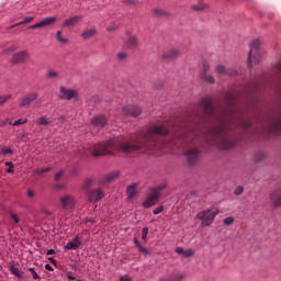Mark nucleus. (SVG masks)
<instances>
[{
    "instance_id": "46",
    "label": "nucleus",
    "mask_w": 281,
    "mask_h": 281,
    "mask_svg": "<svg viewBox=\"0 0 281 281\" xmlns=\"http://www.w3.org/2000/svg\"><path fill=\"white\" fill-rule=\"evenodd\" d=\"M91 183H93V180L87 179L83 183V190H88L89 188H91Z\"/></svg>"
},
{
    "instance_id": "47",
    "label": "nucleus",
    "mask_w": 281,
    "mask_h": 281,
    "mask_svg": "<svg viewBox=\"0 0 281 281\" xmlns=\"http://www.w3.org/2000/svg\"><path fill=\"white\" fill-rule=\"evenodd\" d=\"M11 218L14 221L15 225H19L21 223V218L16 216L14 213H10Z\"/></svg>"
},
{
    "instance_id": "42",
    "label": "nucleus",
    "mask_w": 281,
    "mask_h": 281,
    "mask_svg": "<svg viewBox=\"0 0 281 281\" xmlns=\"http://www.w3.org/2000/svg\"><path fill=\"white\" fill-rule=\"evenodd\" d=\"M10 98H12V94L0 95V106H1V104H5V102H8V100H10Z\"/></svg>"
},
{
    "instance_id": "45",
    "label": "nucleus",
    "mask_w": 281,
    "mask_h": 281,
    "mask_svg": "<svg viewBox=\"0 0 281 281\" xmlns=\"http://www.w3.org/2000/svg\"><path fill=\"white\" fill-rule=\"evenodd\" d=\"M154 14H156L157 16H164L166 15V11H164V9H155Z\"/></svg>"
},
{
    "instance_id": "51",
    "label": "nucleus",
    "mask_w": 281,
    "mask_h": 281,
    "mask_svg": "<svg viewBox=\"0 0 281 281\" xmlns=\"http://www.w3.org/2000/svg\"><path fill=\"white\" fill-rule=\"evenodd\" d=\"M63 175H65V171H59V172H57V173L55 175L54 180H55V181H60V177H63Z\"/></svg>"
},
{
    "instance_id": "29",
    "label": "nucleus",
    "mask_w": 281,
    "mask_h": 281,
    "mask_svg": "<svg viewBox=\"0 0 281 281\" xmlns=\"http://www.w3.org/2000/svg\"><path fill=\"white\" fill-rule=\"evenodd\" d=\"M117 177H120V171H113L105 177V181H108V183H111V181H115Z\"/></svg>"
},
{
    "instance_id": "4",
    "label": "nucleus",
    "mask_w": 281,
    "mask_h": 281,
    "mask_svg": "<svg viewBox=\"0 0 281 281\" xmlns=\"http://www.w3.org/2000/svg\"><path fill=\"white\" fill-rule=\"evenodd\" d=\"M58 98H59V100H66V101L76 100V101H78V100H80V93L76 89L60 86Z\"/></svg>"
},
{
    "instance_id": "53",
    "label": "nucleus",
    "mask_w": 281,
    "mask_h": 281,
    "mask_svg": "<svg viewBox=\"0 0 281 281\" xmlns=\"http://www.w3.org/2000/svg\"><path fill=\"white\" fill-rule=\"evenodd\" d=\"M26 196H29L30 199H34V196H35L34 191H32V189H29L26 192Z\"/></svg>"
},
{
    "instance_id": "27",
    "label": "nucleus",
    "mask_w": 281,
    "mask_h": 281,
    "mask_svg": "<svg viewBox=\"0 0 281 281\" xmlns=\"http://www.w3.org/2000/svg\"><path fill=\"white\" fill-rule=\"evenodd\" d=\"M271 133H274V135H281V119L274 122L271 127Z\"/></svg>"
},
{
    "instance_id": "59",
    "label": "nucleus",
    "mask_w": 281,
    "mask_h": 281,
    "mask_svg": "<svg viewBox=\"0 0 281 281\" xmlns=\"http://www.w3.org/2000/svg\"><path fill=\"white\" fill-rule=\"evenodd\" d=\"M7 124H10V121L7 119L0 123V126H5Z\"/></svg>"
},
{
    "instance_id": "48",
    "label": "nucleus",
    "mask_w": 281,
    "mask_h": 281,
    "mask_svg": "<svg viewBox=\"0 0 281 281\" xmlns=\"http://www.w3.org/2000/svg\"><path fill=\"white\" fill-rule=\"evenodd\" d=\"M146 238H148V227H145L142 231V240H146Z\"/></svg>"
},
{
    "instance_id": "54",
    "label": "nucleus",
    "mask_w": 281,
    "mask_h": 281,
    "mask_svg": "<svg viewBox=\"0 0 281 281\" xmlns=\"http://www.w3.org/2000/svg\"><path fill=\"white\" fill-rule=\"evenodd\" d=\"M164 212V206H158L156 210H154V214H161Z\"/></svg>"
},
{
    "instance_id": "39",
    "label": "nucleus",
    "mask_w": 281,
    "mask_h": 281,
    "mask_svg": "<svg viewBox=\"0 0 281 281\" xmlns=\"http://www.w3.org/2000/svg\"><path fill=\"white\" fill-rule=\"evenodd\" d=\"M5 166H8L9 168L7 169V172L9 175H14V164H12V161H7Z\"/></svg>"
},
{
    "instance_id": "11",
    "label": "nucleus",
    "mask_w": 281,
    "mask_h": 281,
    "mask_svg": "<svg viewBox=\"0 0 281 281\" xmlns=\"http://www.w3.org/2000/svg\"><path fill=\"white\" fill-rule=\"evenodd\" d=\"M127 38L125 40V47L126 49H135L139 46V40L131 33V31L126 32Z\"/></svg>"
},
{
    "instance_id": "8",
    "label": "nucleus",
    "mask_w": 281,
    "mask_h": 281,
    "mask_svg": "<svg viewBox=\"0 0 281 281\" xmlns=\"http://www.w3.org/2000/svg\"><path fill=\"white\" fill-rule=\"evenodd\" d=\"M38 100V92H29L19 101V106L23 109L24 106H30L32 102Z\"/></svg>"
},
{
    "instance_id": "31",
    "label": "nucleus",
    "mask_w": 281,
    "mask_h": 281,
    "mask_svg": "<svg viewBox=\"0 0 281 281\" xmlns=\"http://www.w3.org/2000/svg\"><path fill=\"white\" fill-rule=\"evenodd\" d=\"M192 10H195V12H203V10H207L206 3H198L192 7Z\"/></svg>"
},
{
    "instance_id": "35",
    "label": "nucleus",
    "mask_w": 281,
    "mask_h": 281,
    "mask_svg": "<svg viewBox=\"0 0 281 281\" xmlns=\"http://www.w3.org/2000/svg\"><path fill=\"white\" fill-rule=\"evenodd\" d=\"M52 168H37L33 171L34 175H44V172H50Z\"/></svg>"
},
{
    "instance_id": "55",
    "label": "nucleus",
    "mask_w": 281,
    "mask_h": 281,
    "mask_svg": "<svg viewBox=\"0 0 281 281\" xmlns=\"http://www.w3.org/2000/svg\"><path fill=\"white\" fill-rule=\"evenodd\" d=\"M176 252H178L179 255H182V256H183L184 250H183L182 247H177V248H176Z\"/></svg>"
},
{
    "instance_id": "62",
    "label": "nucleus",
    "mask_w": 281,
    "mask_h": 281,
    "mask_svg": "<svg viewBox=\"0 0 281 281\" xmlns=\"http://www.w3.org/2000/svg\"><path fill=\"white\" fill-rule=\"evenodd\" d=\"M87 223H95V221H93L92 218H88Z\"/></svg>"
},
{
    "instance_id": "61",
    "label": "nucleus",
    "mask_w": 281,
    "mask_h": 281,
    "mask_svg": "<svg viewBox=\"0 0 281 281\" xmlns=\"http://www.w3.org/2000/svg\"><path fill=\"white\" fill-rule=\"evenodd\" d=\"M67 279L70 280V281H74V280H76V277H74V276H68Z\"/></svg>"
},
{
    "instance_id": "5",
    "label": "nucleus",
    "mask_w": 281,
    "mask_h": 281,
    "mask_svg": "<svg viewBox=\"0 0 281 281\" xmlns=\"http://www.w3.org/2000/svg\"><path fill=\"white\" fill-rule=\"evenodd\" d=\"M184 155L187 157V161L189 166H196L199 161H201V149L196 147H189L186 151Z\"/></svg>"
},
{
    "instance_id": "36",
    "label": "nucleus",
    "mask_w": 281,
    "mask_h": 281,
    "mask_svg": "<svg viewBox=\"0 0 281 281\" xmlns=\"http://www.w3.org/2000/svg\"><path fill=\"white\" fill-rule=\"evenodd\" d=\"M11 126H21L22 124H27V119H19L14 123L9 122Z\"/></svg>"
},
{
    "instance_id": "22",
    "label": "nucleus",
    "mask_w": 281,
    "mask_h": 281,
    "mask_svg": "<svg viewBox=\"0 0 281 281\" xmlns=\"http://www.w3.org/2000/svg\"><path fill=\"white\" fill-rule=\"evenodd\" d=\"M10 271L13 276H15V278H20V280H23V272L19 270V268H16L14 262L10 263Z\"/></svg>"
},
{
    "instance_id": "19",
    "label": "nucleus",
    "mask_w": 281,
    "mask_h": 281,
    "mask_svg": "<svg viewBox=\"0 0 281 281\" xmlns=\"http://www.w3.org/2000/svg\"><path fill=\"white\" fill-rule=\"evenodd\" d=\"M82 245V241L80 240V237L76 236L71 241H69L66 246L65 249H71L76 250Z\"/></svg>"
},
{
    "instance_id": "3",
    "label": "nucleus",
    "mask_w": 281,
    "mask_h": 281,
    "mask_svg": "<svg viewBox=\"0 0 281 281\" xmlns=\"http://www.w3.org/2000/svg\"><path fill=\"white\" fill-rule=\"evenodd\" d=\"M218 216V210H203L196 214L198 221H201L202 227H210L214 223V220Z\"/></svg>"
},
{
    "instance_id": "26",
    "label": "nucleus",
    "mask_w": 281,
    "mask_h": 281,
    "mask_svg": "<svg viewBox=\"0 0 281 281\" xmlns=\"http://www.w3.org/2000/svg\"><path fill=\"white\" fill-rule=\"evenodd\" d=\"M134 244L140 254H144V256H149L150 250H148V248H144L137 238L134 239Z\"/></svg>"
},
{
    "instance_id": "21",
    "label": "nucleus",
    "mask_w": 281,
    "mask_h": 281,
    "mask_svg": "<svg viewBox=\"0 0 281 281\" xmlns=\"http://www.w3.org/2000/svg\"><path fill=\"white\" fill-rule=\"evenodd\" d=\"M47 80H60V72L54 69H48L46 72Z\"/></svg>"
},
{
    "instance_id": "28",
    "label": "nucleus",
    "mask_w": 281,
    "mask_h": 281,
    "mask_svg": "<svg viewBox=\"0 0 281 281\" xmlns=\"http://www.w3.org/2000/svg\"><path fill=\"white\" fill-rule=\"evenodd\" d=\"M186 280V274H176L171 278H162L160 281H183Z\"/></svg>"
},
{
    "instance_id": "43",
    "label": "nucleus",
    "mask_w": 281,
    "mask_h": 281,
    "mask_svg": "<svg viewBox=\"0 0 281 281\" xmlns=\"http://www.w3.org/2000/svg\"><path fill=\"white\" fill-rule=\"evenodd\" d=\"M182 256H184V258H192L194 256V250L187 249V250H184Z\"/></svg>"
},
{
    "instance_id": "14",
    "label": "nucleus",
    "mask_w": 281,
    "mask_h": 281,
    "mask_svg": "<svg viewBox=\"0 0 281 281\" xmlns=\"http://www.w3.org/2000/svg\"><path fill=\"white\" fill-rule=\"evenodd\" d=\"M29 56L30 53H27V50L18 52L12 56L11 63L13 65H21L27 60Z\"/></svg>"
},
{
    "instance_id": "24",
    "label": "nucleus",
    "mask_w": 281,
    "mask_h": 281,
    "mask_svg": "<svg viewBox=\"0 0 281 281\" xmlns=\"http://www.w3.org/2000/svg\"><path fill=\"white\" fill-rule=\"evenodd\" d=\"M200 78L203 82H207V85H214L216 82V79L210 74H200Z\"/></svg>"
},
{
    "instance_id": "64",
    "label": "nucleus",
    "mask_w": 281,
    "mask_h": 281,
    "mask_svg": "<svg viewBox=\"0 0 281 281\" xmlns=\"http://www.w3.org/2000/svg\"><path fill=\"white\" fill-rule=\"evenodd\" d=\"M258 83L255 85V90L258 91Z\"/></svg>"
},
{
    "instance_id": "16",
    "label": "nucleus",
    "mask_w": 281,
    "mask_h": 281,
    "mask_svg": "<svg viewBox=\"0 0 281 281\" xmlns=\"http://www.w3.org/2000/svg\"><path fill=\"white\" fill-rule=\"evenodd\" d=\"M159 202V196L155 194V191L149 192V194L146 196L145 201L143 202V207L148 209L153 207V205H157Z\"/></svg>"
},
{
    "instance_id": "15",
    "label": "nucleus",
    "mask_w": 281,
    "mask_h": 281,
    "mask_svg": "<svg viewBox=\"0 0 281 281\" xmlns=\"http://www.w3.org/2000/svg\"><path fill=\"white\" fill-rule=\"evenodd\" d=\"M162 60H177L181 56V52L177 48H171L162 54H159Z\"/></svg>"
},
{
    "instance_id": "20",
    "label": "nucleus",
    "mask_w": 281,
    "mask_h": 281,
    "mask_svg": "<svg viewBox=\"0 0 281 281\" xmlns=\"http://www.w3.org/2000/svg\"><path fill=\"white\" fill-rule=\"evenodd\" d=\"M98 34V31L95 29H88L82 32L81 37L83 41H89V38H93Z\"/></svg>"
},
{
    "instance_id": "38",
    "label": "nucleus",
    "mask_w": 281,
    "mask_h": 281,
    "mask_svg": "<svg viewBox=\"0 0 281 281\" xmlns=\"http://www.w3.org/2000/svg\"><path fill=\"white\" fill-rule=\"evenodd\" d=\"M56 38L59 43H67V38L63 37V31H57Z\"/></svg>"
},
{
    "instance_id": "13",
    "label": "nucleus",
    "mask_w": 281,
    "mask_h": 281,
    "mask_svg": "<svg viewBox=\"0 0 281 281\" xmlns=\"http://www.w3.org/2000/svg\"><path fill=\"white\" fill-rule=\"evenodd\" d=\"M56 21H58L56 16H48L42 20L41 22L29 26V30H38L41 27H47V25H54Z\"/></svg>"
},
{
    "instance_id": "6",
    "label": "nucleus",
    "mask_w": 281,
    "mask_h": 281,
    "mask_svg": "<svg viewBox=\"0 0 281 281\" xmlns=\"http://www.w3.org/2000/svg\"><path fill=\"white\" fill-rule=\"evenodd\" d=\"M59 206L67 212L76 207V198L71 194H64L59 198Z\"/></svg>"
},
{
    "instance_id": "2",
    "label": "nucleus",
    "mask_w": 281,
    "mask_h": 281,
    "mask_svg": "<svg viewBox=\"0 0 281 281\" xmlns=\"http://www.w3.org/2000/svg\"><path fill=\"white\" fill-rule=\"evenodd\" d=\"M250 50L248 54L247 65L251 68V64L259 65L260 59L262 58V53L260 52V41L254 40L250 45Z\"/></svg>"
},
{
    "instance_id": "34",
    "label": "nucleus",
    "mask_w": 281,
    "mask_h": 281,
    "mask_svg": "<svg viewBox=\"0 0 281 281\" xmlns=\"http://www.w3.org/2000/svg\"><path fill=\"white\" fill-rule=\"evenodd\" d=\"M210 61L203 60L202 61V71L201 74H207L210 71Z\"/></svg>"
},
{
    "instance_id": "9",
    "label": "nucleus",
    "mask_w": 281,
    "mask_h": 281,
    "mask_svg": "<svg viewBox=\"0 0 281 281\" xmlns=\"http://www.w3.org/2000/svg\"><path fill=\"white\" fill-rule=\"evenodd\" d=\"M272 207H281V188H277L270 192L269 195Z\"/></svg>"
},
{
    "instance_id": "49",
    "label": "nucleus",
    "mask_w": 281,
    "mask_h": 281,
    "mask_svg": "<svg viewBox=\"0 0 281 281\" xmlns=\"http://www.w3.org/2000/svg\"><path fill=\"white\" fill-rule=\"evenodd\" d=\"M234 224V217L229 216L224 220V225H233Z\"/></svg>"
},
{
    "instance_id": "63",
    "label": "nucleus",
    "mask_w": 281,
    "mask_h": 281,
    "mask_svg": "<svg viewBox=\"0 0 281 281\" xmlns=\"http://www.w3.org/2000/svg\"><path fill=\"white\" fill-rule=\"evenodd\" d=\"M277 67H278L279 71H281V63H279V64L277 65Z\"/></svg>"
},
{
    "instance_id": "33",
    "label": "nucleus",
    "mask_w": 281,
    "mask_h": 281,
    "mask_svg": "<svg viewBox=\"0 0 281 281\" xmlns=\"http://www.w3.org/2000/svg\"><path fill=\"white\" fill-rule=\"evenodd\" d=\"M267 155L262 151H259L255 155V161H257L258 164H260V161H265Z\"/></svg>"
},
{
    "instance_id": "56",
    "label": "nucleus",
    "mask_w": 281,
    "mask_h": 281,
    "mask_svg": "<svg viewBox=\"0 0 281 281\" xmlns=\"http://www.w3.org/2000/svg\"><path fill=\"white\" fill-rule=\"evenodd\" d=\"M120 281H131V277H128V276H122V277L120 278Z\"/></svg>"
},
{
    "instance_id": "52",
    "label": "nucleus",
    "mask_w": 281,
    "mask_h": 281,
    "mask_svg": "<svg viewBox=\"0 0 281 281\" xmlns=\"http://www.w3.org/2000/svg\"><path fill=\"white\" fill-rule=\"evenodd\" d=\"M125 3H128L130 5H137V3H139V0H125Z\"/></svg>"
},
{
    "instance_id": "10",
    "label": "nucleus",
    "mask_w": 281,
    "mask_h": 281,
    "mask_svg": "<svg viewBox=\"0 0 281 281\" xmlns=\"http://www.w3.org/2000/svg\"><path fill=\"white\" fill-rule=\"evenodd\" d=\"M87 199L90 203H98V201H102L104 199V191L102 189H94L87 193Z\"/></svg>"
},
{
    "instance_id": "25",
    "label": "nucleus",
    "mask_w": 281,
    "mask_h": 281,
    "mask_svg": "<svg viewBox=\"0 0 281 281\" xmlns=\"http://www.w3.org/2000/svg\"><path fill=\"white\" fill-rule=\"evenodd\" d=\"M49 124H52V121H49V119L45 115H43L36 120L37 126H49Z\"/></svg>"
},
{
    "instance_id": "58",
    "label": "nucleus",
    "mask_w": 281,
    "mask_h": 281,
    "mask_svg": "<svg viewBox=\"0 0 281 281\" xmlns=\"http://www.w3.org/2000/svg\"><path fill=\"white\" fill-rule=\"evenodd\" d=\"M46 254H47V256H54V254H56V250L48 249Z\"/></svg>"
},
{
    "instance_id": "41",
    "label": "nucleus",
    "mask_w": 281,
    "mask_h": 281,
    "mask_svg": "<svg viewBox=\"0 0 281 281\" xmlns=\"http://www.w3.org/2000/svg\"><path fill=\"white\" fill-rule=\"evenodd\" d=\"M14 151L12 150V148H8V147H2L0 150V155H12Z\"/></svg>"
},
{
    "instance_id": "7",
    "label": "nucleus",
    "mask_w": 281,
    "mask_h": 281,
    "mask_svg": "<svg viewBox=\"0 0 281 281\" xmlns=\"http://www.w3.org/2000/svg\"><path fill=\"white\" fill-rule=\"evenodd\" d=\"M123 115L128 117H139L142 115V108L139 105L130 104L122 108Z\"/></svg>"
},
{
    "instance_id": "40",
    "label": "nucleus",
    "mask_w": 281,
    "mask_h": 281,
    "mask_svg": "<svg viewBox=\"0 0 281 281\" xmlns=\"http://www.w3.org/2000/svg\"><path fill=\"white\" fill-rule=\"evenodd\" d=\"M243 192H245V188H243V186H238V187H236L235 190H234V194H235L236 196H240V194H243Z\"/></svg>"
},
{
    "instance_id": "60",
    "label": "nucleus",
    "mask_w": 281,
    "mask_h": 281,
    "mask_svg": "<svg viewBox=\"0 0 281 281\" xmlns=\"http://www.w3.org/2000/svg\"><path fill=\"white\" fill-rule=\"evenodd\" d=\"M46 271H54V268H52L49 265L45 266Z\"/></svg>"
},
{
    "instance_id": "50",
    "label": "nucleus",
    "mask_w": 281,
    "mask_h": 281,
    "mask_svg": "<svg viewBox=\"0 0 281 281\" xmlns=\"http://www.w3.org/2000/svg\"><path fill=\"white\" fill-rule=\"evenodd\" d=\"M117 27H119L117 23H113L111 26L108 27V32H115Z\"/></svg>"
},
{
    "instance_id": "17",
    "label": "nucleus",
    "mask_w": 281,
    "mask_h": 281,
    "mask_svg": "<svg viewBox=\"0 0 281 281\" xmlns=\"http://www.w3.org/2000/svg\"><path fill=\"white\" fill-rule=\"evenodd\" d=\"M91 124L95 128H104V126H106V116L104 114H99L91 120Z\"/></svg>"
},
{
    "instance_id": "18",
    "label": "nucleus",
    "mask_w": 281,
    "mask_h": 281,
    "mask_svg": "<svg viewBox=\"0 0 281 281\" xmlns=\"http://www.w3.org/2000/svg\"><path fill=\"white\" fill-rule=\"evenodd\" d=\"M82 21V15H75L66 19L64 23L61 24V27H74L78 25Z\"/></svg>"
},
{
    "instance_id": "23",
    "label": "nucleus",
    "mask_w": 281,
    "mask_h": 281,
    "mask_svg": "<svg viewBox=\"0 0 281 281\" xmlns=\"http://www.w3.org/2000/svg\"><path fill=\"white\" fill-rule=\"evenodd\" d=\"M137 195V183H133L130 187H127V196L128 199H135Z\"/></svg>"
},
{
    "instance_id": "44",
    "label": "nucleus",
    "mask_w": 281,
    "mask_h": 281,
    "mask_svg": "<svg viewBox=\"0 0 281 281\" xmlns=\"http://www.w3.org/2000/svg\"><path fill=\"white\" fill-rule=\"evenodd\" d=\"M29 271L32 273L33 280H41V277L36 273L34 268H29Z\"/></svg>"
},
{
    "instance_id": "57",
    "label": "nucleus",
    "mask_w": 281,
    "mask_h": 281,
    "mask_svg": "<svg viewBox=\"0 0 281 281\" xmlns=\"http://www.w3.org/2000/svg\"><path fill=\"white\" fill-rule=\"evenodd\" d=\"M48 260L50 265H54L56 267L57 262H56V259H54V257H49Z\"/></svg>"
},
{
    "instance_id": "1",
    "label": "nucleus",
    "mask_w": 281,
    "mask_h": 281,
    "mask_svg": "<svg viewBox=\"0 0 281 281\" xmlns=\"http://www.w3.org/2000/svg\"><path fill=\"white\" fill-rule=\"evenodd\" d=\"M201 112H194L192 116L181 117L175 123H154L146 131L135 136H117L106 142L94 144L91 147L93 157L115 155L123 153L131 155L137 150H157L161 148L159 137L170 135L172 146H196L206 142L210 146H217L221 150H229L238 144L235 128H250L251 121L244 119L236 112V95L226 92L224 103L214 105L211 98L206 97L200 101Z\"/></svg>"
},
{
    "instance_id": "30",
    "label": "nucleus",
    "mask_w": 281,
    "mask_h": 281,
    "mask_svg": "<svg viewBox=\"0 0 281 281\" xmlns=\"http://www.w3.org/2000/svg\"><path fill=\"white\" fill-rule=\"evenodd\" d=\"M32 21H34L33 16L25 18L24 21L18 22V23L13 24L12 26H10L9 30H12V27H19V25H25L26 23H32Z\"/></svg>"
},
{
    "instance_id": "12",
    "label": "nucleus",
    "mask_w": 281,
    "mask_h": 281,
    "mask_svg": "<svg viewBox=\"0 0 281 281\" xmlns=\"http://www.w3.org/2000/svg\"><path fill=\"white\" fill-rule=\"evenodd\" d=\"M215 74H217V76H236L238 71H236L234 68H227L223 64H218L215 67Z\"/></svg>"
},
{
    "instance_id": "37",
    "label": "nucleus",
    "mask_w": 281,
    "mask_h": 281,
    "mask_svg": "<svg viewBox=\"0 0 281 281\" xmlns=\"http://www.w3.org/2000/svg\"><path fill=\"white\" fill-rule=\"evenodd\" d=\"M126 58H128V54L126 52H121L116 54V59L120 61L126 60Z\"/></svg>"
},
{
    "instance_id": "32",
    "label": "nucleus",
    "mask_w": 281,
    "mask_h": 281,
    "mask_svg": "<svg viewBox=\"0 0 281 281\" xmlns=\"http://www.w3.org/2000/svg\"><path fill=\"white\" fill-rule=\"evenodd\" d=\"M162 190H166V183L159 184L156 188L151 189V192H155L156 195L160 196Z\"/></svg>"
}]
</instances>
